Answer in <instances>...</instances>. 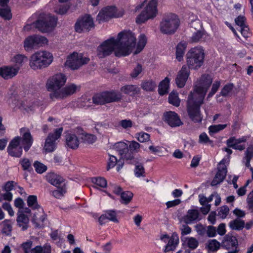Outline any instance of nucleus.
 Returning <instances> with one entry per match:
<instances>
[{
	"mask_svg": "<svg viewBox=\"0 0 253 253\" xmlns=\"http://www.w3.org/2000/svg\"><path fill=\"white\" fill-rule=\"evenodd\" d=\"M136 38L130 31L119 33L117 38H111L103 42L97 47V56L103 58L113 52L117 57L128 55L136 44Z\"/></svg>",
	"mask_w": 253,
	"mask_h": 253,
	"instance_id": "f257e3e1",
	"label": "nucleus"
},
{
	"mask_svg": "<svg viewBox=\"0 0 253 253\" xmlns=\"http://www.w3.org/2000/svg\"><path fill=\"white\" fill-rule=\"evenodd\" d=\"M57 18L50 14L42 13L33 24L42 33L51 32L56 26Z\"/></svg>",
	"mask_w": 253,
	"mask_h": 253,
	"instance_id": "f03ea898",
	"label": "nucleus"
},
{
	"mask_svg": "<svg viewBox=\"0 0 253 253\" xmlns=\"http://www.w3.org/2000/svg\"><path fill=\"white\" fill-rule=\"evenodd\" d=\"M53 61L52 54L46 51H38L30 58L29 65L34 70L48 67Z\"/></svg>",
	"mask_w": 253,
	"mask_h": 253,
	"instance_id": "7ed1b4c3",
	"label": "nucleus"
},
{
	"mask_svg": "<svg viewBox=\"0 0 253 253\" xmlns=\"http://www.w3.org/2000/svg\"><path fill=\"white\" fill-rule=\"evenodd\" d=\"M192 94H189L187 101V110L190 119L195 123L202 122V116L200 112V106L203 103V99L200 100Z\"/></svg>",
	"mask_w": 253,
	"mask_h": 253,
	"instance_id": "20e7f679",
	"label": "nucleus"
},
{
	"mask_svg": "<svg viewBox=\"0 0 253 253\" xmlns=\"http://www.w3.org/2000/svg\"><path fill=\"white\" fill-rule=\"evenodd\" d=\"M179 25V20L177 16L169 13L164 16L160 24V30L162 33L172 35L177 30Z\"/></svg>",
	"mask_w": 253,
	"mask_h": 253,
	"instance_id": "39448f33",
	"label": "nucleus"
},
{
	"mask_svg": "<svg viewBox=\"0 0 253 253\" xmlns=\"http://www.w3.org/2000/svg\"><path fill=\"white\" fill-rule=\"evenodd\" d=\"M212 82V79L210 75H203L196 83L193 91H191L189 94H192L195 97L199 98L200 100H204Z\"/></svg>",
	"mask_w": 253,
	"mask_h": 253,
	"instance_id": "423d86ee",
	"label": "nucleus"
},
{
	"mask_svg": "<svg viewBox=\"0 0 253 253\" xmlns=\"http://www.w3.org/2000/svg\"><path fill=\"white\" fill-rule=\"evenodd\" d=\"M205 57L204 50L201 48L191 49L186 54V62L189 69H196L203 65Z\"/></svg>",
	"mask_w": 253,
	"mask_h": 253,
	"instance_id": "0eeeda50",
	"label": "nucleus"
},
{
	"mask_svg": "<svg viewBox=\"0 0 253 253\" xmlns=\"http://www.w3.org/2000/svg\"><path fill=\"white\" fill-rule=\"evenodd\" d=\"M46 178L48 182L57 188L52 192V195L56 198L62 197L66 192V183L64 178L54 173H48Z\"/></svg>",
	"mask_w": 253,
	"mask_h": 253,
	"instance_id": "6e6552de",
	"label": "nucleus"
},
{
	"mask_svg": "<svg viewBox=\"0 0 253 253\" xmlns=\"http://www.w3.org/2000/svg\"><path fill=\"white\" fill-rule=\"evenodd\" d=\"M157 5V0H151L145 10L137 17L136 22L141 24L149 19H152L156 17L158 13Z\"/></svg>",
	"mask_w": 253,
	"mask_h": 253,
	"instance_id": "1a4fd4ad",
	"label": "nucleus"
},
{
	"mask_svg": "<svg viewBox=\"0 0 253 253\" xmlns=\"http://www.w3.org/2000/svg\"><path fill=\"white\" fill-rule=\"evenodd\" d=\"M89 60V58L84 56L82 54L74 52L68 56L65 64L72 70H75L87 64Z\"/></svg>",
	"mask_w": 253,
	"mask_h": 253,
	"instance_id": "9d476101",
	"label": "nucleus"
},
{
	"mask_svg": "<svg viewBox=\"0 0 253 253\" xmlns=\"http://www.w3.org/2000/svg\"><path fill=\"white\" fill-rule=\"evenodd\" d=\"M66 80V77L63 74H55L47 81L46 88L51 93H54L58 90H61V87L65 84Z\"/></svg>",
	"mask_w": 253,
	"mask_h": 253,
	"instance_id": "9b49d317",
	"label": "nucleus"
},
{
	"mask_svg": "<svg viewBox=\"0 0 253 253\" xmlns=\"http://www.w3.org/2000/svg\"><path fill=\"white\" fill-rule=\"evenodd\" d=\"M94 27L93 19L87 14L79 18L75 25L76 31L79 33L88 32Z\"/></svg>",
	"mask_w": 253,
	"mask_h": 253,
	"instance_id": "f8f14e48",
	"label": "nucleus"
},
{
	"mask_svg": "<svg viewBox=\"0 0 253 253\" xmlns=\"http://www.w3.org/2000/svg\"><path fill=\"white\" fill-rule=\"evenodd\" d=\"M47 39L40 35H34L27 37L24 41V46L26 50L37 48L42 44L46 43Z\"/></svg>",
	"mask_w": 253,
	"mask_h": 253,
	"instance_id": "ddd939ff",
	"label": "nucleus"
},
{
	"mask_svg": "<svg viewBox=\"0 0 253 253\" xmlns=\"http://www.w3.org/2000/svg\"><path fill=\"white\" fill-rule=\"evenodd\" d=\"M63 131V128L60 127L55 129L53 133H49L45 140L44 150L46 152L54 151L56 147V140L60 138Z\"/></svg>",
	"mask_w": 253,
	"mask_h": 253,
	"instance_id": "4468645a",
	"label": "nucleus"
},
{
	"mask_svg": "<svg viewBox=\"0 0 253 253\" xmlns=\"http://www.w3.org/2000/svg\"><path fill=\"white\" fill-rule=\"evenodd\" d=\"M79 87L76 84H72L62 88L61 90H58L54 93L49 94L50 98L54 99H63L75 93Z\"/></svg>",
	"mask_w": 253,
	"mask_h": 253,
	"instance_id": "2eb2a0df",
	"label": "nucleus"
},
{
	"mask_svg": "<svg viewBox=\"0 0 253 253\" xmlns=\"http://www.w3.org/2000/svg\"><path fill=\"white\" fill-rule=\"evenodd\" d=\"M19 136L15 137L9 142L7 148L9 155L11 157L20 158L22 154L23 147L20 144Z\"/></svg>",
	"mask_w": 253,
	"mask_h": 253,
	"instance_id": "dca6fc26",
	"label": "nucleus"
},
{
	"mask_svg": "<svg viewBox=\"0 0 253 253\" xmlns=\"http://www.w3.org/2000/svg\"><path fill=\"white\" fill-rule=\"evenodd\" d=\"M21 137L20 138V144L22 146L25 152H27L31 148L33 143V138L31 134L30 130L27 128L20 129Z\"/></svg>",
	"mask_w": 253,
	"mask_h": 253,
	"instance_id": "f3484780",
	"label": "nucleus"
},
{
	"mask_svg": "<svg viewBox=\"0 0 253 253\" xmlns=\"http://www.w3.org/2000/svg\"><path fill=\"white\" fill-rule=\"evenodd\" d=\"M117 8L115 6H108L103 9L97 16L96 20L100 23L101 21L108 20L110 18L117 17Z\"/></svg>",
	"mask_w": 253,
	"mask_h": 253,
	"instance_id": "a211bd4d",
	"label": "nucleus"
},
{
	"mask_svg": "<svg viewBox=\"0 0 253 253\" xmlns=\"http://www.w3.org/2000/svg\"><path fill=\"white\" fill-rule=\"evenodd\" d=\"M164 120L171 127H177L181 126V122L177 114L173 111H169L164 114Z\"/></svg>",
	"mask_w": 253,
	"mask_h": 253,
	"instance_id": "6ab92c4d",
	"label": "nucleus"
},
{
	"mask_svg": "<svg viewBox=\"0 0 253 253\" xmlns=\"http://www.w3.org/2000/svg\"><path fill=\"white\" fill-rule=\"evenodd\" d=\"M219 165L220 167L218 168V171L211 182V185L212 186L221 183L224 180L227 174V168L225 166L224 160H222L220 161Z\"/></svg>",
	"mask_w": 253,
	"mask_h": 253,
	"instance_id": "aec40b11",
	"label": "nucleus"
},
{
	"mask_svg": "<svg viewBox=\"0 0 253 253\" xmlns=\"http://www.w3.org/2000/svg\"><path fill=\"white\" fill-rule=\"evenodd\" d=\"M160 239L165 243L168 242V244L165 247V252H169L174 250L179 243L178 236L174 234L170 237L167 234L163 235L161 236Z\"/></svg>",
	"mask_w": 253,
	"mask_h": 253,
	"instance_id": "412c9836",
	"label": "nucleus"
},
{
	"mask_svg": "<svg viewBox=\"0 0 253 253\" xmlns=\"http://www.w3.org/2000/svg\"><path fill=\"white\" fill-rule=\"evenodd\" d=\"M190 70L186 66H183L181 70L178 72L175 79V83L179 88L183 87L189 77Z\"/></svg>",
	"mask_w": 253,
	"mask_h": 253,
	"instance_id": "4be33fe9",
	"label": "nucleus"
},
{
	"mask_svg": "<svg viewBox=\"0 0 253 253\" xmlns=\"http://www.w3.org/2000/svg\"><path fill=\"white\" fill-rule=\"evenodd\" d=\"M75 131L84 143L92 144L96 140L97 138L95 135L85 133L81 127H77Z\"/></svg>",
	"mask_w": 253,
	"mask_h": 253,
	"instance_id": "5701e85b",
	"label": "nucleus"
},
{
	"mask_svg": "<svg viewBox=\"0 0 253 253\" xmlns=\"http://www.w3.org/2000/svg\"><path fill=\"white\" fill-rule=\"evenodd\" d=\"M238 246V242L234 236L226 235L221 243V247L226 250H230L233 248L237 249Z\"/></svg>",
	"mask_w": 253,
	"mask_h": 253,
	"instance_id": "b1692460",
	"label": "nucleus"
},
{
	"mask_svg": "<svg viewBox=\"0 0 253 253\" xmlns=\"http://www.w3.org/2000/svg\"><path fill=\"white\" fill-rule=\"evenodd\" d=\"M17 73V69H14L12 66L0 68V76L4 79H11L16 76Z\"/></svg>",
	"mask_w": 253,
	"mask_h": 253,
	"instance_id": "393cba45",
	"label": "nucleus"
},
{
	"mask_svg": "<svg viewBox=\"0 0 253 253\" xmlns=\"http://www.w3.org/2000/svg\"><path fill=\"white\" fill-rule=\"evenodd\" d=\"M30 220L32 221L31 209L26 207L18 210L16 221H28Z\"/></svg>",
	"mask_w": 253,
	"mask_h": 253,
	"instance_id": "a878e982",
	"label": "nucleus"
},
{
	"mask_svg": "<svg viewBox=\"0 0 253 253\" xmlns=\"http://www.w3.org/2000/svg\"><path fill=\"white\" fill-rule=\"evenodd\" d=\"M106 103L119 102L122 98L121 93L114 90L110 91H105Z\"/></svg>",
	"mask_w": 253,
	"mask_h": 253,
	"instance_id": "bb28decb",
	"label": "nucleus"
},
{
	"mask_svg": "<svg viewBox=\"0 0 253 253\" xmlns=\"http://www.w3.org/2000/svg\"><path fill=\"white\" fill-rule=\"evenodd\" d=\"M77 133H68L66 136V145L68 147L73 149H77L79 145V140H78Z\"/></svg>",
	"mask_w": 253,
	"mask_h": 253,
	"instance_id": "cd10ccee",
	"label": "nucleus"
},
{
	"mask_svg": "<svg viewBox=\"0 0 253 253\" xmlns=\"http://www.w3.org/2000/svg\"><path fill=\"white\" fill-rule=\"evenodd\" d=\"M121 91L126 94L133 96L139 93L140 88L135 85H126L121 88Z\"/></svg>",
	"mask_w": 253,
	"mask_h": 253,
	"instance_id": "c85d7f7f",
	"label": "nucleus"
},
{
	"mask_svg": "<svg viewBox=\"0 0 253 253\" xmlns=\"http://www.w3.org/2000/svg\"><path fill=\"white\" fill-rule=\"evenodd\" d=\"M119 219V218L117 215L116 211L114 210L107 211L104 214H102L98 217L99 221H102L105 220H109L112 221H118Z\"/></svg>",
	"mask_w": 253,
	"mask_h": 253,
	"instance_id": "c756f323",
	"label": "nucleus"
},
{
	"mask_svg": "<svg viewBox=\"0 0 253 253\" xmlns=\"http://www.w3.org/2000/svg\"><path fill=\"white\" fill-rule=\"evenodd\" d=\"M47 219V215L41 207L34 210L32 215V221H44Z\"/></svg>",
	"mask_w": 253,
	"mask_h": 253,
	"instance_id": "7c9ffc66",
	"label": "nucleus"
},
{
	"mask_svg": "<svg viewBox=\"0 0 253 253\" xmlns=\"http://www.w3.org/2000/svg\"><path fill=\"white\" fill-rule=\"evenodd\" d=\"M12 61L14 63V65L12 66L14 69H17V72H18L23 64L28 61V58L24 55L18 54L13 57Z\"/></svg>",
	"mask_w": 253,
	"mask_h": 253,
	"instance_id": "2f4dec72",
	"label": "nucleus"
},
{
	"mask_svg": "<svg viewBox=\"0 0 253 253\" xmlns=\"http://www.w3.org/2000/svg\"><path fill=\"white\" fill-rule=\"evenodd\" d=\"M253 158V145L248 147L245 152V156L244 160H245V166L247 168H250V170L253 172V169L250 167V161Z\"/></svg>",
	"mask_w": 253,
	"mask_h": 253,
	"instance_id": "473e14b6",
	"label": "nucleus"
},
{
	"mask_svg": "<svg viewBox=\"0 0 253 253\" xmlns=\"http://www.w3.org/2000/svg\"><path fill=\"white\" fill-rule=\"evenodd\" d=\"M186 216L189 219V221H194L195 220H201L203 219V215H201L199 211L197 210L192 209L189 210Z\"/></svg>",
	"mask_w": 253,
	"mask_h": 253,
	"instance_id": "72a5a7b5",
	"label": "nucleus"
},
{
	"mask_svg": "<svg viewBox=\"0 0 253 253\" xmlns=\"http://www.w3.org/2000/svg\"><path fill=\"white\" fill-rule=\"evenodd\" d=\"M186 47V42H180L176 46V58L179 61H180L183 59Z\"/></svg>",
	"mask_w": 253,
	"mask_h": 253,
	"instance_id": "f704fd0d",
	"label": "nucleus"
},
{
	"mask_svg": "<svg viewBox=\"0 0 253 253\" xmlns=\"http://www.w3.org/2000/svg\"><path fill=\"white\" fill-rule=\"evenodd\" d=\"M114 147L121 156H123L126 152H128V145L124 142H119L115 143Z\"/></svg>",
	"mask_w": 253,
	"mask_h": 253,
	"instance_id": "c9c22d12",
	"label": "nucleus"
},
{
	"mask_svg": "<svg viewBox=\"0 0 253 253\" xmlns=\"http://www.w3.org/2000/svg\"><path fill=\"white\" fill-rule=\"evenodd\" d=\"M104 92L95 94L92 97V101L96 105H104L106 104Z\"/></svg>",
	"mask_w": 253,
	"mask_h": 253,
	"instance_id": "e433bc0d",
	"label": "nucleus"
},
{
	"mask_svg": "<svg viewBox=\"0 0 253 253\" xmlns=\"http://www.w3.org/2000/svg\"><path fill=\"white\" fill-rule=\"evenodd\" d=\"M134 165L135 166L134 169L135 175L137 177H144L145 176V171L143 165L138 161L136 162Z\"/></svg>",
	"mask_w": 253,
	"mask_h": 253,
	"instance_id": "4c0bfd02",
	"label": "nucleus"
},
{
	"mask_svg": "<svg viewBox=\"0 0 253 253\" xmlns=\"http://www.w3.org/2000/svg\"><path fill=\"white\" fill-rule=\"evenodd\" d=\"M169 82V79L166 78L164 80L160 83L159 85L158 91L161 95H163L168 93Z\"/></svg>",
	"mask_w": 253,
	"mask_h": 253,
	"instance_id": "58836bf2",
	"label": "nucleus"
},
{
	"mask_svg": "<svg viewBox=\"0 0 253 253\" xmlns=\"http://www.w3.org/2000/svg\"><path fill=\"white\" fill-rule=\"evenodd\" d=\"M27 204L29 207L31 208L33 211L41 207L38 204L37 197L35 195H30L28 197Z\"/></svg>",
	"mask_w": 253,
	"mask_h": 253,
	"instance_id": "ea45409f",
	"label": "nucleus"
},
{
	"mask_svg": "<svg viewBox=\"0 0 253 253\" xmlns=\"http://www.w3.org/2000/svg\"><path fill=\"white\" fill-rule=\"evenodd\" d=\"M146 42L147 39L146 36L144 34L141 35L139 37L137 48L134 52L135 54H137L142 51L145 46Z\"/></svg>",
	"mask_w": 253,
	"mask_h": 253,
	"instance_id": "a19ab883",
	"label": "nucleus"
},
{
	"mask_svg": "<svg viewBox=\"0 0 253 253\" xmlns=\"http://www.w3.org/2000/svg\"><path fill=\"white\" fill-rule=\"evenodd\" d=\"M142 88L147 91H153L156 87V84L152 80L143 82L141 85Z\"/></svg>",
	"mask_w": 253,
	"mask_h": 253,
	"instance_id": "79ce46f5",
	"label": "nucleus"
},
{
	"mask_svg": "<svg viewBox=\"0 0 253 253\" xmlns=\"http://www.w3.org/2000/svg\"><path fill=\"white\" fill-rule=\"evenodd\" d=\"M0 16L5 20H10L12 18V14L10 9L7 5L4 7H0Z\"/></svg>",
	"mask_w": 253,
	"mask_h": 253,
	"instance_id": "37998d69",
	"label": "nucleus"
},
{
	"mask_svg": "<svg viewBox=\"0 0 253 253\" xmlns=\"http://www.w3.org/2000/svg\"><path fill=\"white\" fill-rule=\"evenodd\" d=\"M19 163L21 164L24 170L30 171L32 170V162L29 159L26 158L21 159L19 161Z\"/></svg>",
	"mask_w": 253,
	"mask_h": 253,
	"instance_id": "c03bdc74",
	"label": "nucleus"
},
{
	"mask_svg": "<svg viewBox=\"0 0 253 253\" xmlns=\"http://www.w3.org/2000/svg\"><path fill=\"white\" fill-rule=\"evenodd\" d=\"M169 103L178 107L180 104V100L177 93L174 91L171 92L169 96Z\"/></svg>",
	"mask_w": 253,
	"mask_h": 253,
	"instance_id": "a18cd8bd",
	"label": "nucleus"
},
{
	"mask_svg": "<svg viewBox=\"0 0 253 253\" xmlns=\"http://www.w3.org/2000/svg\"><path fill=\"white\" fill-rule=\"evenodd\" d=\"M234 139L233 138H229L226 143L229 147H231L234 149L239 150L240 151L243 150L245 148V145H239V143H236L234 142Z\"/></svg>",
	"mask_w": 253,
	"mask_h": 253,
	"instance_id": "49530a36",
	"label": "nucleus"
},
{
	"mask_svg": "<svg viewBox=\"0 0 253 253\" xmlns=\"http://www.w3.org/2000/svg\"><path fill=\"white\" fill-rule=\"evenodd\" d=\"M206 32L203 30H198L196 32H195L191 38V41L192 42H197L201 40L203 38V36L205 35Z\"/></svg>",
	"mask_w": 253,
	"mask_h": 253,
	"instance_id": "de8ad7c7",
	"label": "nucleus"
},
{
	"mask_svg": "<svg viewBox=\"0 0 253 253\" xmlns=\"http://www.w3.org/2000/svg\"><path fill=\"white\" fill-rule=\"evenodd\" d=\"M220 246L221 244L215 239L210 240L208 242V249L212 252L217 251Z\"/></svg>",
	"mask_w": 253,
	"mask_h": 253,
	"instance_id": "09e8293b",
	"label": "nucleus"
},
{
	"mask_svg": "<svg viewBox=\"0 0 253 253\" xmlns=\"http://www.w3.org/2000/svg\"><path fill=\"white\" fill-rule=\"evenodd\" d=\"M133 196V194L132 192L130 191H126L121 193V198L123 201V202L126 204L130 202Z\"/></svg>",
	"mask_w": 253,
	"mask_h": 253,
	"instance_id": "8fccbe9b",
	"label": "nucleus"
},
{
	"mask_svg": "<svg viewBox=\"0 0 253 253\" xmlns=\"http://www.w3.org/2000/svg\"><path fill=\"white\" fill-rule=\"evenodd\" d=\"M199 143L204 144H210L213 146V141L210 139L205 132L202 133L199 136Z\"/></svg>",
	"mask_w": 253,
	"mask_h": 253,
	"instance_id": "3c124183",
	"label": "nucleus"
},
{
	"mask_svg": "<svg viewBox=\"0 0 253 253\" xmlns=\"http://www.w3.org/2000/svg\"><path fill=\"white\" fill-rule=\"evenodd\" d=\"M226 125H217L211 126L209 127V133L212 135L213 133H217L226 127Z\"/></svg>",
	"mask_w": 253,
	"mask_h": 253,
	"instance_id": "603ef678",
	"label": "nucleus"
},
{
	"mask_svg": "<svg viewBox=\"0 0 253 253\" xmlns=\"http://www.w3.org/2000/svg\"><path fill=\"white\" fill-rule=\"evenodd\" d=\"M186 244L190 249L194 250L198 247L199 242L195 238L190 237L187 239Z\"/></svg>",
	"mask_w": 253,
	"mask_h": 253,
	"instance_id": "864d4df0",
	"label": "nucleus"
},
{
	"mask_svg": "<svg viewBox=\"0 0 253 253\" xmlns=\"http://www.w3.org/2000/svg\"><path fill=\"white\" fill-rule=\"evenodd\" d=\"M34 167L35 168L36 171L39 173H43L47 169L46 166L38 161H36L34 163Z\"/></svg>",
	"mask_w": 253,
	"mask_h": 253,
	"instance_id": "5fc2aeb1",
	"label": "nucleus"
},
{
	"mask_svg": "<svg viewBox=\"0 0 253 253\" xmlns=\"http://www.w3.org/2000/svg\"><path fill=\"white\" fill-rule=\"evenodd\" d=\"M142 71V66L139 63H137L131 72L130 76L132 78H136Z\"/></svg>",
	"mask_w": 253,
	"mask_h": 253,
	"instance_id": "6e6d98bb",
	"label": "nucleus"
},
{
	"mask_svg": "<svg viewBox=\"0 0 253 253\" xmlns=\"http://www.w3.org/2000/svg\"><path fill=\"white\" fill-rule=\"evenodd\" d=\"M92 182L102 188L105 187L107 185V181L103 177H94L92 179Z\"/></svg>",
	"mask_w": 253,
	"mask_h": 253,
	"instance_id": "4d7b16f0",
	"label": "nucleus"
},
{
	"mask_svg": "<svg viewBox=\"0 0 253 253\" xmlns=\"http://www.w3.org/2000/svg\"><path fill=\"white\" fill-rule=\"evenodd\" d=\"M128 147V151L130 153H137L138 152L140 147V145L135 141H132L130 142Z\"/></svg>",
	"mask_w": 253,
	"mask_h": 253,
	"instance_id": "13d9d810",
	"label": "nucleus"
},
{
	"mask_svg": "<svg viewBox=\"0 0 253 253\" xmlns=\"http://www.w3.org/2000/svg\"><path fill=\"white\" fill-rule=\"evenodd\" d=\"M233 88V84H226L222 89L220 94L223 96H227L229 95L230 92L232 90Z\"/></svg>",
	"mask_w": 253,
	"mask_h": 253,
	"instance_id": "bf43d9fd",
	"label": "nucleus"
},
{
	"mask_svg": "<svg viewBox=\"0 0 253 253\" xmlns=\"http://www.w3.org/2000/svg\"><path fill=\"white\" fill-rule=\"evenodd\" d=\"M132 153L129 152H126L125 154H124L123 156H122V158L123 159L126 160V161H131V164H135L136 162H137V159L134 158L133 154H132Z\"/></svg>",
	"mask_w": 253,
	"mask_h": 253,
	"instance_id": "052dcab7",
	"label": "nucleus"
},
{
	"mask_svg": "<svg viewBox=\"0 0 253 253\" xmlns=\"http://www.w3.org/2000/svg\"><path fill=\"white\" fill-rule=\"evenodd\" d=\"M229 209L227 206H224L220 208L218 216H220L222 219H224L228 214Z\"/></svg>",
	"mask_w": 253,
	"mask_h": 253,
	"instance_id": "680f3d73",
	"label": "nucleus"
},
{
	"mask_svg": "<svg viewBox=\"0 0 253 253\" xmlns=\"http://www.w3.org/2000/svg\"><path fill=\"white\" fill-rule=\"evenodd\" d=\"M118 162V160L116 157L113 155H110L109 162L108 163L107 169L108 170L109 169L114 167Z\"/></svg>",
	"mask_w": 253,
	"mask_h": 253,
	"instance_id": "e2e57ef3",
	"label": "nucleus"
},
{
	"mask_svg": "<svg viewBox=\"0 0 253 253\" xmlns=\"http://www.w3.org/2000/svg\"><path fill=\"white\" fill-rule=\"evenodd\" d=\"M137 139L140 142H146L150 139L149 134L145 132H140L138 134Z\"/></svg>",
	"mask_w": 253,
	"mask_h": 253,
	"instance_id": "0e129e2a",
	"label": "nucleus"
},
{
	"mask_svg": "<svg viewBox=\"0 0 253 253\" xmlns=\"http://www.w3.org/2000/svg\"><path fill=\"white\" fill-rule=\"evenodd\" d=\"M219 86H220V82L216 81L212 84L211 91L208 94V98L212 97L215 93V92L217 91Z\"/></svg>",
	"mask_w": 253,
	"mask_h": 253,
	"instance_id": "69168bd1",
	"label": "nucleus"
},
{
	"mask_svg": "<svg viewBox=\"0 0 253 253\" xmlns=\"http://www.w3.org/2000/svg\"><path fill=\"white\" fill-rule=\"evenodd\" d=\"M119 125L124 128L126 129L132 127V122L130 120H122L119 122Z\"/></svg>",
	"mask_w": 253,
	"mask_h": 253,
	"instance_id": "338daca9",
	"label": "nucleus"
},
{
	"mask_svg": "<svg viewBox=\"0 0 253 253\" xmlns=\"http://www.w3.org/2000/svg\"><path fill=\"white\" fill-rule=\"evenodd\" d=\"M245 222H230V227L234 230H240L244 227Z\"/></svg>",
	"mask_w": 253,
	"mask_h": 253,
	"instance_id": "774afa93",
	"label": "nucleus"
}]
</instances>
